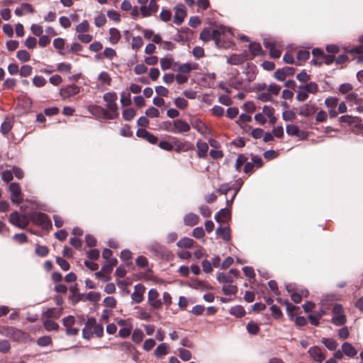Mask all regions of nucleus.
I'll return each instance as SVG.
<instances>
[{
    "label": "nucleus",
    "instance_id": "1",
    "mask_svg": "<svg viewBox=\"0 0 363 363\" xmlns=\"http://www.w3.org/2000/svg\"><path fill=\"white\" fill-rule=\"evenodd\" d=\"M233 32L223 26H217L212 32V38L218 48H229Z\"/></svg>",
    "mask_w": 363,
    "mask_h": 363
},
{
    "label": "nucleus",
    "instance_id": "2",
    "mask_svg": "<svg viewBox=\"0 0 363 363\" xmlns=\"http://www.w3.org/2000/svg\"><path fill=\"white\" fill-rule=\"evenodd\" d=\"M103 99L106 102V119H115L119 116L118 107L116 104L118 99L116 92H107L106 93Z\"/></svg>",
    "mask_w": 363,
    "mask_h": 363
},
{
    "label": "nucleus",
    "instance_id": "3",
    "mask_svg": "<svg viewBox=\"0 0 363 363\" xmlns=\"http://www.w3.org/2000/svg\"><path fill=\"white\" fill-rule=\"evenodd\" d=\"M140 5V13L143 18L155 15L159 9L157 0H137Z\"/></svg>",
    "mask_w": 363,
    "mask_h": 363
},
{
    "label": "nucleus",
    "instance_id": "4",
    "mask_svg": "<svg viewBox=\"0 0 363 363\" xmlns=\"http://www.w3.org/2000/svg\"><path fill=\"white\" fill-rule=\"evenodd\" d=\"M264 45L269 50L271 57L277 59L281 56L284 45L280 42L273 39H264Z\"/></svg>",
    "mask_w": 363,
    "mask_h": 363
},
{
    "label": "nucleus",
    "instance_id": "5",
    "mask_svg": "<svg viewBox=\"0 0 363 363\" xmlns=\"http://www.w3.org/2000/svg\"><path fill=\"white\" fill-rule=\"evenodd\" d=\"M116 323L120 327L118 335L122 338H126L131 334L133 329V320L131 318L118 319Z\"/></svg>",
    "mask_w": 363,
    "mask_h": 363
},
{
    "label": "nucleus",
    "instance_id": "6",
    "mask_svg": "<svg viewBox=\"0 0 363 363\" xmlns=\"http://www.w3.org/2000/svg\"><path fill=\"white\" fill-rule=\"evenodd\" d=\"M328 300L332 301V296H327L325 298L321 300V308L314 313L310 314L308 315V319L312 325L315 326L319 325V320L326 313L327 308L325 307V306L327 304L326 302Z\"/></svg>",
    "mask_w": 363,
    "mask_h": 363
},
{
    "label": "nucleus",
    "instance_id": "7",
    "mask_svg": "<svg viewBox=\"0 0 363 363\" xmlns=\"http://www.w3.org/2000/svg\"><path fill=\"white\" fill-rule=\"evenodd\" d=\"M9 222L16 227L24 229L29 224V220L25 215H20L18 212H13L10 214Z\"/></svg>",
    "mask_w": 363,
    "mask_h": 363
},
{
    "label": "nucleus",
    "instance_id": "8",
    "mask_svg": "<svg viewBox=\"0 0 363 363\" xmlns=\"http://www.w3.org/2000/svg\"><path fill=\"white\" fill-rule=\"evenodd\" d=\"M347 321L343 313V308L340 304H335L333 308L332 323L335 325H344Z\"/></svg>",
    "mask_w": 363,
    "mask_h": 363
},
{
    "label": "nucleus",
    "instance_id": "9",
    "mask_svg": "<svg viewBox=\"0 0 363 363\" xmlns=\"http://www.w3.org/2000/svg\"><path fill=\"white\" fill-rule=\"evenodd\" d=\"M30 219L35 224L43 228H48L52 225L51 220L48 216L43 213H34L31 215Z\"/></svg>",
    "mask_w": 363,
    "mask_h": 363
},
{
    "label": "nucleus",
    "instance_id": "10",
    "mask_svg": "<svg viewBox=\"0 0 363 363\" xmlns=\"http://www.w3.org/2000/svg\"><path fill=\"white\" fill-rule=\"evenodd\" d=\"M239 271L235 269H231L227 273H218L217 276V279L220 283L223 284H231L234 279L238 278L239 276Z\"/></svg>",
    "mask_w": 363,
    "mask_h": 363
},
{
    "label": "nucleus",
    "instance_id": "11",
    "mask_svg": "<svg viewBox=\"0 0 363 363\" xmlns=\"http://www.w3.org/2000/svg\"><path fill=\"white\" fill-rule=\"evenodd\" d=\"M191 126L190 125L182 120V119H176L173 121V133L174 134H182L187 133L190 130Z\"/></svg>",
    "mask_w": 363,
    "mask_h": 363
},
{
    "label": "nucleus",
    "instance_id": "12",
    "mask_svg": "<svg viewBox=\"0 0 363 363\" xmlns=\"http://www.w3.org/2000/svg\"><path fill=\"white\" fill-rule=\"evenodd\" d=\"M174 16L173 21L175 24L180 25L184 21V19L186 16L184 6L182 4H177L174 6Z\"/></svg>",
    "mask_w": 363,
    "mask_h": 363
},
{
    "label": "nucleus",
    "instance_id": "13",
    "mask_svg": "<svg viewBox=\"0 0 363 363\" xmlns=\"http://www.w3.org/2000/svg\"><path fill=\"white\" fill-rule=\"evenodd\" d=\"M174 150L177 152L182 151L186 152L194 149V145L188 141L182 142L175 138H173Z\"/></svg>",
    "mask_w": 363,
    "mask_h": 363
},
{
    "label": "nucleus",
    "instance_id": "14",
    "mask_svg": "<svg viewBox=\"0 0 363 363\" xmlns=\"http://www.w3.org/2000/svg\"><path fill=\"white\" fill-rule=\"evenodd\" d=\"M9 190L11 191V199L12 202L19 203L23 200L21 196V190L18 184L12 183L9 186Z\"/></svg>",
    "mask_w": 363,
    "mask_h": 363
},
{
    "label": "nucleus",
    "instance_id": "15",
    "mask_svg": "<svg viewBox=\"0 0 363 363\" xmlns=\"http://www.w3.org/2000/svg\"><path fill=\"white\" fill-rule=\"evenodd\" d=\"M159 294L155 289H151L148 292V302L155 309L162 307V301L158 298Z\"/></svg>",
    "mask_w": 363,
    "mask_h": 363
},
{
    "label": "nucleus",
    "instance_id": "16",
    "mask_svg": "<svg viewBox=\"0 0 363 363\" xmlns=\"http://www.w3.org/2000/svg\"><path fill=\"white\" fill-rule=\"evenodd\" d=\"M80 91V87L75 84L69 85L60 89V94L64 99L73 96Z\"/></svg>",
    "mask_w": 363,
    "mask_h": 363
},
{
    "label": "nucleus",
    "instance_id": "17",
    "mask_svg": "<svg viewBox=\"0 0 363 363\" xmlns=\"http://www.w3.org/2000/svg\"><path fill=\"white\" fill-rule=\"evenodd\" d=\"M286 289L287 291L291 293V299L293 300L294 302L295 303H300L301 301V299H302V296H308V291L307 289H302L301 290V294L299 293H297V292H293V287H292V285L291 284H288L286 286Z\"/></svg>",
    "mask_w": 363,
    "mask_h": 363
},
{
    "label": "nucleus",
    "instance_id": "18",
    "mask_svg": "<svg viewBox=\"0 0 363 363\" xmlns=\"http://www.w3.org/2000/svg\"><path fill=\"white\" fill-rule=\"evenodd\" d=\"M145 287L142 284L135 286L134 291L131 295L132 301L135 303H140L143 300V294L145 293Z\"/></svg>",
    "mask_w": 363,
    "mask_h": 363
},
{
    "label": "nucleus",
    "instance_id": "19",
    "mask_svg": "<svg viewBox=\"0 0 363 363\" xmlns=\"http://www.w3.org/2000/svg\"><path fill=\"white\" fill-rule=\"evenodd\" d=\"M308 353L311 357L317 362H322L325 358L321 349L317 346L311 347L308 350Z\"/></svg>",
    "mask_w": 363,
    "mask_h": 363
},
{
    "label": "nucleus",
    "instance_id": "20",
    "mask_svg": "<svg viewBox=\"0 0 363 363\" xmlns=\"http://www.w3.org/2000/svg\"><path fill=\"white\" fill-rule=\"evenodd\" d=\"M191 124L194 128L202 135H206L208 132L207 125L199 119H193Z\"/></svg>",
    "mask_w": 363,
    "mask_h": 363
},
{
    "label": "nucleus",
    "instance_id": "21",
    "mask_svg": "<svg viewBox=\"0 0 363 363\" xmlns=\"http://www.w3.org/2000/svg\"><path fill=\"white\" fill-rule=\"evenodd\" d=\"M198 68V65L195 63H184L182 65H179L177 70L181 74L187 75L192 70L196 69Z\"/></svg>",
    "mask_w": 363,
    "mask_h": 363
},
{
    "label": "nucleus",
    "instance_id": "22",
    "mask_svg": "<svg viewBox=\"0 0 363 363\" xmlns=\"http://www.w3.org/2000/svg\"><path fill=\"white\" fill-rule=\"evenodd\" d=\"M215 219L218 223H225L230 219V211L228 208H222L215 216Z\"/></svg>",
    "mask_w": 363,
    "mask_h": 363
},
{
    "label": "nucleus",
    "instance_id": "23",
    "mask_svg": "<svg viewBox=\"0 0 363 363\" xmlns=\"http://www.w3.org/2000/svg\"><path fill=\"white\" fill-rule=\"evenodd\" d=\"M33 12V9L32 6L28 3L21 4V6L17 7L14 11L15 14L18 16L26 15L27 13H31Z\"/></svg>",
    "mask_w": 363,
    "mask_h": 363
},
{
    "label": "nucleus",
    "instance_id": "24",
    "mask_svg": "<svg viewBox=\"0 0 363 363\" xmlns=\"http://www.w3.org/2000/svg\"><path fill=\"white\" fill-rule=\"evenodd\" d=\"M199 222V217L198 215L189 213L184 217V223L188 226H194L198 224Z\"/></svg>",
    "mask_w": 363,
    "mask_h": 363
},
{
    "label": "nucleus",
    "instance_id": "25",
    "mask_svg": "<svg viewBox=\"0 0 363 363\" xmlns=\"http://www.w3.org/2000/svg\"><path fill=\"white\" fill-rule=\"evenodd\" d=\"M160 62L161 68L164 71L171 69L173 65H177V63L174 62L171 56H166L161 58Z\"/></svg>",
    "mask_w": 363,
    "mask_h": 363
},
{
    "label": "nucleus",
    "instance_id": "26",
    "mask_svg": "<svg viewBox=\"0 0 363 363\" xmlns=\"http://www.w3.org/2000/svg\"><path fill=\"white\" fill-rule=\"evenodd\" d=\"M312 54L313 55V59L312 60L311 62L313 63L315 65H320L323 64V61L322 60L324 52L319 48H314L312 50Z\"/></svg>",
    "mask_w": 363,
    "mask_h": 363
},
{
    "label": "nucleus",
    "instance_id": "27",
    "mask_svg": "<svg viewBox=\"0 0 363 363\" xmlns=\"http://www.w3.org/2000/svg\"><path fill=\"white\" fill-rule=\"evenodd\" d=\"M169 347L167 343L160 344L154 352V354L156 357L160 358L169 353Z\"/></svg>",
    "mask_w": 363,
    "mask_h": 363
},
{
    "label": "nucleus",
    "instance_id": "28",
    "mask_svg": "<svg viewBox=\"0 0 363 363\" xmlns=\"http://www.w3.org/2000/svg\"><path fill=\"white\" fill-rule=\"evenodd\" d=\"M216 234L225 242H228L231 238L230 230L228 227L218 228L216 229Z\"/></svg>",
    "mask_w": 363,
    "mask_h": 363
},
{
    "label": "nucleus",
    "instance_id": "29",
    "mask_svg": "<svg viewBox=\"0 0 363 363\" xmlns=\"http://www.w3.org/2000/svg\"><path fill=\"white\" fill-rule=\"evenodd\" d=\"M197 155L199 157L205 158L207 156L208 145L205 142L198 141L196 143Z\"/></svg>",
    "mask_w": 363,
    "mask_h": 363
},
{
    "label": "nucleus",
    "instance_id": "30",
    "mask_svg": "<svg viewBox=\"0 0 363 363\" xmlns=\"http://www.w3.org/2000/svg\"><path fill=\"white\" fill-rule=\"evenodd\" d=\"M342 352L350 357H353L357 354L356 349L349 342H344L342 345Z\"/></svg>",
    "mask_w": 363,
    "mask_h": 363
},
{
    "label": "nucleus",
    "instance_id": "31",
    "mask_svg": "<svg viewBox=\"0 0 363 363\" xmlns=\"http://www.w3.org/2000/svg\"><path fill=\"white\" fill-rule=\"evenodd\" d=\"M109 42L112 45L118 43L121 38V32L116 28L109 29Z\"/></svg>",
    "mask_w": 363,
    "mask_h": 363
},
{
    "label": "nucleus",
    "instance_id": "32",
    "mask_svg": "<svg viewBox=\"0 0 363 363\" xmlns=\"http://www.w3.org/2000/svg\"><path fill=\"white\" fill-rule=\"evenodd\" d=\"M194 240L189 238H183L177 242L179 247L191 248L194 246Z\"/></svg>",
    "mask_w": 363,
    "mask_h": 363
},
{
    "label": "nucleus",
    "instance_id": "33",
    "mask_svg": "<svg viewBox=\"0 0 363 363\" xmlns=\"http://www.w3.org/2000/svg\"><path fill=\"white\" fill-rule=\"evenodd\" d=\"M89 111L94 116H101L106 118V109L99 106H91L89 108Z\"/></svg>",
    "mask_w": 363,
    "mask_h": 363
},
{
    "label": "nucleus",
    "instance_id": "34",
    "mask_svg": "<svg viewBox=\"0 0 363 363\" xmlns=\"http://www.w3.org/2000/svg\"><path fill=\"white\" fill-rule=\"evenodd\" d=\"M98 80L101 82V85L109 86L111 83V77L106 72H101L98 76Z\"/></svg>",
    "mask_w": 363,
    "mask_h": 363
},
{
    "label": "nucleus",
    "instance_id": "35",
    "mask_svg": "<svg viewBox=\"0 0 363 363\" xmlns=\"http://www.w3.org/2000/svg\"><path fill=\"white\" fill-rule=\"evenodd\" d=\"M117 264V259L115 258L109 259L106 261V264L102 267V271L106 274H110L114 266Z\"/></svg>",
    "mask_w": 363,
    "mask_h": 363
},
{
    "label": "nucleus",
    "instance_id": "36",
    "mask_svg": "<svg viewBox=\"0 0 363 363\" xmlns=\"http://www.w3.org/2000/svg\"><path fill=\"white\" fill-rule=\"evenodd\" d=\"M143 338H144V334H143V332L140 329L135 328V330H133V333H132V340L135 343H136V344L140 343L143 341Z\"/></svg>",
    "mask_w": 363,
    "mask_h": 363
},
{
    "label": "nucleus",
    "instance_id": "37",
    "mask_svg": "<svg viewBox=\"0 0 363 363\" xmlns=\"http://www.w3.org/2000/svg\"><path fill=\"white\" fill-rule=\"evenodd\" d=\"M340 123H345L347 124H352L354 123H359L361 121L360 118L357 116H352L349 115L342 116L339 118Z\"/></svg>",
    "mask_w": 363,
    "mask_h": 363
},
{
    "label": "nucleus",
    "instance_id": "38",
    "mask_svg": "<svg viewBox=\"0 0 363 363\" xmlns=\"http://www.w3.org/2000/svg\"><path fill=\"white\" fill-rule=\"evenodd\" d=\"M120 102L122 106H129L132 103L130 94L128 91H122Z\"/></svg>",
    "mask_w": 363,
    "mask_h": 363
},
{
    "label": "nucleus",
    "instance_id": "39",
    "mask_svg": "<svg viewBox=\"0 0 363 363\" xmlns=\"http://www.w3.org/2000/svg\"><path fill=\"white\" fill-rule=\"evenodd\" d=\"M245 60V57L242 55H232L230 57L228 58L227 62L231 65H240Z\"/></svg>",
    "mask_w": 363,
    "mask_h": 363
},
{
    "label": "nucleus",
    "instance_id": "40",
    "mask_svg": "<svg viewBox=\"0 0 363 363\" xmlns=\"http://www.w3.org/2000/svg\"><path fill=\"white\" fill-rule=\"evenodd\" d=\"M223 291L225 295H234L237 293L238 288L231 284H223Z\"/></svg>",
    "mask_w": 363,
    "mask_h": 363
},
{
    "label": "nucleus",
    "instance_id": "41",
    "mask_svg": "<svg viewBox=\"0 0 363 363\" xmlns=\"http://www.w3.org/2000/svg\"><path fill=\"white\" fill-rule=\"evenodd\" d=\"M322 343L329 350H335L337 347V342L332 338H323L321 340Z\"/></svg>",
    "mask_w": 363,
    "mask_h": 363
},
{
    "label": "nucleus",
    "instance_id": "42",
    "mask_svg": "<svg viewBox=\"0 0 363 363\" xmlns=\"http://www.w3.org/2000/svg\"><path fill=\"white\" fill-rule=\"evenodd\" d=\"M230 314L241 318L245 314V309L240 306H235L230 309Z\"/></svg>",
    "mask_w": 363,
    "mask_h": 363
},
{
    "label": "nucleus",
    "instance_id": "43",
    "mask_svg": "<svg viewBox=\"0 0 363 363\" xmlns=\"http://www.w3.org/2000/svg\"><path fill=\"white\" fill-rule=\"evenodd\" d=\"M122 116L125 121H131L135 116V111L132 108H127L123 109Z\"/></svg>",
    "mask_w": 363,
    "mask_h": 363
},
{
    "label": "nucleus",
    "instance_id": "44",
    "mask_svg": "<svg viewBox=\"0 0 363 363\" xmlns=\"http://www.w3.org/2000/svg\"><path fill=\"white\" fill-rule=\"evenodd\" d=\"M179 356L180 359L184 362L189 361L191 359V352L186 349H179Z\"/></svg>",
    "mask_w": 363,
    "mask_h": 363
},
{
    "label": "nucleus",
    "instance_id": "45",
    "mask_svg": "<svg viewBox=\"0 0 363 363\" xmlns=\"http://www.w3.org/2000/svg\"><path fill=\"white\" fill-rule=\"evenodd\" d=\"M16 57L21 62H26L30 60V55L28 52L25 50H21L17 52Z\"/></svg>",
    "mask_w": 363,
    "mask_h": 363
},
{
    "label": "nucleus",
    "instance_id": "46",
    "mask_svg": "<svg viewBox=\"0 0 363 363\" xmlns=\"http://www.w3.org/2000/svg\"><path fill=\"white\" fill-rule=\"evenodd\" d=\"M308 98V93L302 85L298 86V91L296 94V99L299 101H304Z\"/></svg>",
    "mask_w": 363,
    "mask_h": 363
},
{
    "label": "nucleus",
    "instance_id": "47",
    "mask_svg": "<svg viewBox=\"0 0 363 363\" xmlns=\"http://www.w3.org/2000/svg\"><path fill=\"white\" fill-rule=\"evenodd\" d=\"M263 113L265 114L272 123H274L275 118L274 117V110L272 106H264L262 109Z\"/></svg>",
    "mask_w": 363,
    "mask_h": 363
},
{
    "label": "nucleus",
    "instance_id": "48",
    "mask_svg": "<svg viewBox=\"0 0 363 363\" xmlns=\"http://www.w3.org/2000/svg\"><path fill=\"white\" fill-rule=\"evenodd\" d=\"M143 45V40L140 36L133 37L131 47L133 50H138Z\"/></svg>",
    "mask_w": 363,
    "mask_h": 363
},
{
    "label": "nucleus",
    "instance_id": "49",
    "mask_svg": "<svg viewBox=\"0 0 363 363\" xmlns=\"http://www.w3.org/2000/svg\"><path fill=\"white\" fill-rule=\"evenodd\" d=\"M306 89L307 93L315 94L318 91V86L315 82H309L306 84L302 85Z\"/></svg>",
    "mask_w": 363,
    "mask_h": 363
},
{
    "label": "nucleus",
    "instance_id": "50",
    "mask_svg": "<svg viewBox=\"0 0 363 363\" xmlns=\"http://www.w3.org/2000/svg\"><path fill=\"white\" fill-rule=\"evenodd\" d=\"M249 49L253 56L258 55L262 50V47L259 43H251L249 45Z\"/></svg>",
    "mask_w": 363,
    "mask_h": 363
},
{
    "label": "nucleus",
    "instance_id": "51",
    "mask_svg": "<svg viewBox=\"0 0 363 363\" xmlns=\"http://www.w3.org/2000/svg\"><path fill=\"white\" fill-rule=\"evenodd\" d=\"M338 103V99L336 97H328L325 100V104L328 107V109L330 108H335Z\"/></svg>",
    "mask_w": 363,
    "mask_h": 363
},
{
    "label": "nucleus",
    "instance_id": "52",
    "mask_svg": "<svg viewBox=\"0 0 363 363\" xmlns=\"http://www.w3.org/2000/svg\"><path fill=\"white\" fill-rule=\"evenodd\" d=\"M246 328L247 332L252 335L257 334L259 330L258 324L252 321L247 323Z\"/></svg>",
    "mask_w": 363,
    "mask_h": 363
},
{
    "label": "nucleus",
    "instance_id": "53",
    "mask_svg": "<svg viewBox=\"0 0 363 363\" xmlns=\"http://www.w3.org/2000/svg\"><path fill=\"white\" fill-rule=\"evenodd\" d=\"M89 23L87 21H83L81 23L78 24L76 27V31L81 34L82 33L86 32L89 30Z\"/></svg>",
    "mask_w": 363,
    "mask_h": 363
},
{
    "label": "nucleus",
    "instance_id": "54",
    "mask_svg": "<svg viewBox=\"0 0 363 363\" xmlns=\"http://www.w3.org/2000/svg\"><path fill=\"white\" fill-rule=\"evenodd\" d=\"M246 162L247 157L243 155H239L235 162L236 170L240 172L242 166L245 164Z\"/></svg>",
    "mask_w": 363,
    "mask_h": 363
},
{
    "label": "nucleus",
    "instance_id": "55",
    "mask_svg": "<svg viewBox=\"0 0 363 363\" xmlns=\"http://www.w3.org/2000/svg\"><path fill=\"white\" fill-rule=\"evenodd\" d=\"M44 327L48 331L56 330L58 329V324L53 320H47L44 322Z\"/></svg>",
    "mask_w": 363,
    "mask_h": 363
},
{
    "label": "nucleus",
    "instance_id": "56",
    "mask_svg": "<svg viewBox=\"0 0 363 363\" xmlns=\"http://www.w3.org/2000/svg\"><path fill=\"white\" fill-rule=\"evenodd\" d=\"M160 18L162 21L167 22L172 18V13L169 10L163 8L160 13Z\"/></svg>",
    "mask_w": 363,
    "mask_h": 363
},
{
    "label": "nucleus",
    "instance_id": "57",
    "mask_svg": "<svg viewBox=\"0 0 363 363\" xmlns=\"http://www.w3.org/2000/svg\"><path fill=\"white\" fill-rule=\"evenodd\" d=\"M160 128L162 130L173 133V121H164L160 124Z\"/></svg>",
    "mask_w": 363,
    "mask_h": 363
},
{
    "label": "nucleus",
    "instance_id": "58",
    "mask_svg": "<svg viewBox=\"0 0 363 363\" xmlns=\"http://www.w3.org/2000/svg\"><path fill=\"white\" fill-rule=\"evenodd\" d=\"M33 83L37 87H42L45 84L46 80L42 76H35L33 79Z\"/></svg>",
    "mask_w": 363,
    "mask_h": 363
},
{
    "label": "nucleus",
    "instance_id": "59",
    "mask_svg": "<svg viewBox=\"0 0 363 363\" xmlns=\"http://www.w3.org/2000/svg\"><path fill=\"white\" fill-rule=\"evenodd\" d=\"M145 114L150 118H157L160 116V111L156 108L152 106L146 110Z\"/></svg>",
    "mask_w": 363,
    "mask_h": 363
},
{
    "label": "nucleus",
    "instance_id": "60",
    "mask_svg": "<svg viewBox=\"0 0 363 363\" xmlns=\"http://www.w3.org/2000/svg\"><path fill=\"white\" fill-rule=\"evenodd\" d=\"M174 104H175V106L177 108H181V109H184V108H185L187 106L188 102L184 98L177 97L174 100Z\"/></svg>",
    "mask_w": 363,
    "mask_h": 363
},
{
    "label": "nucleus",
    "instance_id": "61",
    "mask_svg": "<svg viewBox=\"0 0 363 363\" xmlns=\"http://www.w3.org/2000/svg\"><path fill=\"white\" fill-rule=\"evenodd\" d=\"M19 72L21 77H28L32 72V67L28 65H23Z\"/></svg>",
    "mask_w": 363,
    "mask_h": 363
},
{
    "label": "nucleus",
    "instance_id": "62",
    "mask_svg": "<svg viewBox=\"0 0 363 363\" xmlns=\"http://www.w3.org/2000/svg\"><path fill=\"white\" fill-rule=\"evenodd\" d=\"M107 16L110 19L116 22H119L121 21V15L117 11L109 10L107 12Z\"/></svg>",
    "mask_w": 363,
    "mask_h": 363
},
{
    "label": "nucleus",
    "instance_id": "63",
    "mask_svg": "<svg viewBox=\"0 0 363 363\" xmlns=\"http://www.w3.org/2000/svg\"><path fill=\"white\" fill-rule=\"evenodd\" d=\"M136 317L140 320H150L151 318V315L146 311L141 309L137 312Z\"/></svg>",
    "mask_w": 363,
    "mask_h": 363
},
{
    "label": "nucleus",
    "instance_id": "64",
    "mask_svg": "<svg viewBox=\"0 0 363 363\" xmlns=\"http://www.w3.org/2000/svg\"><path fill=\"white\" fill-rule=\"evenodd\" d=\"M106 22V18L104 14L101 13L96 16L94 19V24L96 27L103 26Z\"/></svg>",
    "mask_w": 363,
    "mask_h": 363
}]
</instances>
